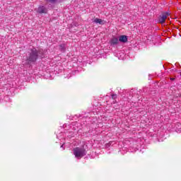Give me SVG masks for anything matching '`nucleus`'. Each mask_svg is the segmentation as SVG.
Segmentation results:
<instances>
[{
	"mask_svg": "<svg viewBox=\"0 0 181 181\" xmlns=\"http://www.w3.org/2000/svg\"><path fill=\"white\" fill-rule=\"evenodd\" d=\"M37 13H47V8L45 6H40L37 9Z\"/></svg>",
	"mask_w": 181,
	"mask_h": 181,
	"instance_id": "20e7f679",
	"label": "nucleus"
},
{
	"mask_svg": "<svg viewBox=\"0 0 181 181\" xmlns=\"http://www.w3.org/2000/svg\"><path fill=\"white\" fill-rule=\"evenodd\" d=\"M43 57H45L43 49L33 47L28 52L26 62L28 64H35L38 59H43Z\"/></svg>",
	"mask_w": 181,
	"mask_h": 181,
	"instance_id": "f257e3e1",
	"label": "nucleus"
},
{
	"mask_svg": "<svg viewBox=\"0 0 181 181\" xmlns=\"http://www.w3.org/2000/svg\"><path fill=\"white\" fill-rule=\"evenodd\" d=\"M93 22L95 23H99V25H104V21L101 20V18H96L94 19Z\"/></svg>",
	"mask_w": 181,
	"mask_h": 181,
	"instance_id": "0eeeda50",
	"label": "nucleus"
},
{
	"mask_svg": "<svg viewBox=\"0 0 181 181\" xmlns=\"http://www.w3.org/2000/svg\"><path fill=\"white\" fill-rule=\"evenodd\" d=\"M111 46H115L119 43V40L117 37H113L110 40Z\"/></svg>",
	"mask_w": 181,
	"mask_h": 181,
	"instance_id": "423d86ee",
	"label": "nucleus"
},
{
	"mask_svg": "<svg viewBox=\"0 0 181 181\" xmlns=\"http://www.w3.org/2000/svg\"><path fill=\"white\" fill-rule=\"evenodd\" d=\"M119 42H122V43H127L128 42V37L127 35H120L119 37Z\"/></svg>",
	"mask_w": 181,
	"mask_h": 181,
	"instance_id": "39448f33",
	"label": "nucleus"
},
{
	"mask_svg": "<svg viewBox=\"0 0 181 181\" xmlns=\"http://www.w3.org/2000/svg\"><path fill=\"white\" fill-rule=\"evenodd\" d=\"M171 81H175V78H170Z\"/></svg>",
	"mask_w": 181,
	"mask_h": 181,
	"instance_id": "9b49d317",
	"label": "nucleus"
},
{
	"mask_svg": "<svg viewBox=\"0 0 181 181\" xmlns=\"http://www.w3.org/2000/svg\"><path fill=\"white\" fill-rule=\"evenodd\" d=\"M61 148H63V145L61 146Z\"/></svg>",
	"mask_w": 181,
	"mask_h": 181,
	"instance_id": "f8f14e48",
	"label": "nucleus"
},
{
	"mask_svg": "<svg viewBox=\"0 0 181 181\" xmlns=\"http://www.w3.org/2000/svg\"><path fill=\"white\" fill-rule=\"evenodd\" d=\"M170 15L168 12L163 13L161 16L158 17V22L159 23H161V25H163L165 22L166 21V19L168 18V16Z\"/></svg>",
	"mask_w": 181,
	"mask_h": 181,
	"instance_id": "7ed1b4c3",
	"label": "nucleus"
},
{
	"mask_svg": "<svg viewBox=\"0 0 181 181\" xmlns=\"http://www.w3.org/2000/svg\"><path fill=\"white\" fill-rule=\"evenodd\" d=\"M48 2H49L50 4H56V2L57 1V0H47Z\"/></svg>",
	"mask_w": 181,
	"mask_h": 181,
	"instance_id": "1a4fd4ad",
	"label": "nucleus"
},
{
	"mask_svg": "<svg viewBox=\"0 0 181 181\" xmlns=\"http://www.w3.org/2000/svg\"><path fill=\"white\" fill-rule=\"evenodd\" d=\"M73 153L76 159H81V158L87 155V151L84 148L76 147L73 149Z\"/></svg>",
	"mask_w": 181,
	"mask_h": 181,
	"instance_id": "f03ea898",
	"label": "nucleus"
},
{
	"mask_svg": "<svg viewBox=\"0 0 181 181\" xmlns=\"http://www.w3.org/2000/svg\"><path fill=\"white\" fill-rule=\"evenodd\" d=\"M111 96H112V100L117 99V94H112Z\"/></svg>",
	"mask_w": 181,
	"mask_h": 181,
	"instance_id": "9d476101",
	"label": "nucleus"
},
{
	"mask_svg": "<svg viewBox=\"0 0 181 181\" xmlns=\"http://www.w3.org/2000/svg\"><path fill=\"white\" fill-rule=\"evenodd\" d=\"M59 50L62 52V53H64V52H66V44L59 45Z\"/></svg>",
	"mask_w": 181,
	"mask_h": 181,
	"instance_id": "6e6552de",
	"label": "nucleus"
}]
</instances>
